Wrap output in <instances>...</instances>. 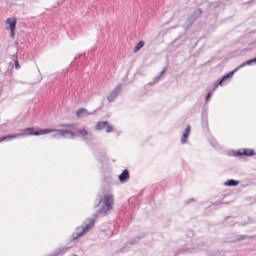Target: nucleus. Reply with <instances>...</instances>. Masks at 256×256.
Wrapping results in <instances>:
<instances>
[{
  "instance_id": "f257e3e1",
  "label": "nucleus",
  "mask_w": 256,
  "mask_h": 256,
  "mask_svg": "<svg viewBox=\"0 0 256 256\" xmlns=\"http://www.w3.org/2000/svg\"><path fill=\"white\" fill-rule=\"evenodd\" d=\"M28 133V135H47L49 133L52 134V139H61L63 137L64 139H75L77 137V134L71 130H64V129H39L35 130V128H26L24 129V133Z\"/></svg>"
},
{
  "instance_id": "f03ea898",
  "label": "nucleus",
  "mask_w": 256,
  "mask_h": 256,
  "mask_svg": "<svg viewBox=\"0 0 256 256\" xmlns=\"http://www.w3.org/2000/svg\"><path fill=\"white\" fill-rule=\"evenodd\" d=\"M113 209V195L106 194L103 197V206L98 210L97 213L94 214V217H101L107 215V211H111Z\"/></svg>"
},
{
  "instance_id": "7ed1b4c3",
  "label": "nucleus",
  "mask_w": 256,
  "mask_h": 256,
  "mask_svg": "<svg viewBox=\"0 0 256 256\" xmlns=\"http://www.w3.org/2000/svg\"><path fill=\"white\" fill-rule=\"evenodd\" d=\"M87 221H88V224H86L85 227L82 226L81 232H76L72 235V241H77L78 237H83V235H85V233L91 231V227H93V225H95V219L89 218Z\"/></svg>"
},
{
  "instance_id": "20e7f679",
  "label": "nucleus",
  "mask_w": 256,
  "mask_h": 256,
  "mask_svg": "<svg viewBox=\"0 0 256 256\" xmlns=\"http://www.w3.org/2000/svg\"><path fill=\"white\" fill-rule=\"evenodd\" d=\"M105 129L106 133H113V126L107 121L97 122L95 125L96 131H103Z\"/></svg>"
},
{
  "instance_id": "39448f33",
  "label": "nucleus",
  "mask_w": 256,
  "mask_h": 256,
  "mask_svg": "<svg viewBox=\"0 0 256 256\" xmlns=\"http://www.w3.org/2000/svg\"><path fill=\"white\" fill-rule=\"evenodd\" d=\"M235 157H253L255 155V151L249 148L238 150L235 152Z\"/></svg>"
},
{
  "instance_id": "423d86ee",
  "label": "nucleus",
  "mask_w": 256,
  "mask_h": 256,
  "mask_svg": "<svg viewBox=\"0 0 256 256\" xmlns=\"http://www.w3.org/2000/svg\"><path fill=\"white\" fill-rule=\"evenodd\" d=\"M237 71H239V67H237L235 70L229 72L228 74L222 76L216 83V87H218V85H223V83H225V81H227V79H231V77H233L235 75V73H237Z\"/></svg>"
},
{
  "instance_id": "0eeeda50",
  "label": "nucleus",
  "mask_w": 256,
  "mask_h": 256,
  "mask_svg": "<svg viewBox=\"0 0 256 256\" xmlns=\"http://www.w3.org/2000/svg\"><path fill=\"white\" fill-rule=\"evenodd\" d=\"M6 23H7V25H9L8 29L10 30V36L15 37V29L17 27V20L8 18L6 20Z\"/></svg>"
},
{
  "instance_id": "6e6552de",
  "label": "nucleus",
  "mask_w": 256,
  "mask_h": 256,
  "mask_svg": "<svg viewBox=\"0 0 256 256\" xmlns=\"http://www.w3.org/2000/svg\"><path fill=\"white\" fill-rule=\"evenodd\" d=\"M95 113H97V110H95L94 112H89L85 108H80L76 111V117L78 119H83V117H87V115H95Z\"/></svg>"
},
{
  "instance_id": "1a4fd4ad",
  "label": "nucleus",
  "mask_w": 256,
  "mask_h": 256,
  "mask_svg": "<svg viewBox=\"0 0 256 256\" xmlns=\"http://www.w3.org/2000/svg\"><path fill=\"white\" fill-rule=\"evenodd\" d=\"M119 93H121V85L117 86L113 92L108 96V101L109 103H111L112 101L115 100V98L119 95Z\"/></svg>"
},
{
  "instance_id": "9d476101",
  "label": "nucleus",
  "mask_w": 256,
  "mask_h": 256,
  "mask_svg": "<svg viewBox=\"0 0 256 256\" xmlns=\"http://www.w3.org/2000/svg\"><path fill=\"white\" fill-rule=\"evenodd\" d=\"M129 170L125 169L123 172L118 176L120 183H127L129 181Z\"/></svg>"
},
{
  "instance_id": "9b49d317",
  "label": "nucleus",
  "mask_w": 256,
  "mask_h": 256,
  "mask_svg": "<svg viewBox=\"0 0 256 256\" xmlns=\"http://www.w3.org/2000/svg\"><path fill=\"white\" fill-rule=\"evenodd\" d=\"M190 133H191V126L188 125L181 137L182 145H185V143H187V139H189Z\"/></svg>"
},
{
  "instance_id": "f8f14e48",
  "label": "nucleus",
  "mask_w": 256,
  "mask_h": 256,
  "mask_svg": "<svg viewBox=\"0 0 256 256\" xmlns=\"http://www.w3.org/2000/svg\"><path fill=\"white\" fill-rule=\"evenodd\" d=\"M239 180H235V179H229L226 182H224V185L226 187H237V185H239Z\"/></svg>"
},
{
  "instance_id": "ddd939ff",
  "label": "nucleus",
  "mask_w": 256,
  "mask_h": 256,
  "mask_svg": "<svg viewBox=\"0 0 256 256\" xmlns=\"http://www.w3.org/2000/svg\"><path fill=\"white\" fill-rule=\"evenodd\" d=\"M202 15H203V10H202L201 8H198V9H196V10L194 11V13H193L192 15H190V16H192L193 19L197 21V20L199 19V17H201Z\"/></svg>"
},
{
  "instance_id": "4468645a",
  "label": "nucleus",
  "mask_w": 256,
  "mask_h": 256,
  "mask_svg": "<svg viewBox=\"0 0 256 256\" xmlns=\"http://www.w3.org/2000/svg\"><path fill=\"white\" fill-rule=\"evenodd\" d=\"M195 19H193V17L192 16H190L187 20H186V22H185V24L183 25V27L184 28H186V29H190L191 28V25H193V23H195Z\"/></svg>"
},
{
  "instance_id": "2eb2a0df",
  "label": "nucleus",
  "mask_w": 256,
  "mask_h": 256,
  "mask_svg": "<svg viewBox=\"0 0 256 256\" xmlns=\"http://www.w3.org/2000/svg\"><path fill=\"white\" fill-rule=\"evenodd\" d=\"M143 47H145V41L141 40L134 47V53L141 51V49H143Z\"/></svg>"
},
{
  "instance_id": "dca6fc26",
  "label": "nucleus",
  "mask_w": 256,
  "mask_h": 256,
  "mask_svg": "<svg viewBox=\"0 0 256 256\" xmlns=\"http://www.w3.org/2000/svg\"><path fill=\"white\" fill-rule=\"evenodd\" d=\"M58 127L66 128V129H77V124L69 123V124H59Z\"/></svg>"
},
{
  "instance_id": "f3484780",
  "label": "nucleus",
  "mask_w": 256,
  "mask_h": 256,
  "mask_svg": "<svg viewBox=\"0 0 256 256\" xmlns=\"http://www.w3.org/2000/svg\"><path fill=\"white\" fill-rule=\"evenodd\" d=\"M67 251H69V248L68 247H63V248H58L56 251H55V256L57 255H61V253H67Z\"/></svg>"
},
{
  "instance_id": "a211bd4d",
  "label": "nucleus",
  "mask_w": 256,
  "mask_h": 256,
  "mask_svg": "<svg viewBox=\"0 0 256 256\" xmlns=\"http://www.w3.org/2000/svg\"><path fill=\"white\" fill-rule=\"evenodd\" d=\"M141 239H143V237H141V236H136L135 238H133L132 240H130L128 243H129V245H136V243H139V241H141Z\"/></svg>"
},
{
  "instance_id": "6ab92c4d",
  "label": "nucleus",
  "mask_w": 256,
  "mask_h": 256,
  "mask_svg": "<svg viewBox=\"0 0 256 256\" xmlns=\"http://www.w3.org/2000/svg\"><path fill=\"white\" fill-rule=\"evenodd\" d=\"M78 135H81L82 137H87V135H89V132L85 129L82 130H77L76 132Z\"/></svg>"
},
{
  "instance_id": "aec40b11",
  "label": "nucleus",
  "mask_w": 256,
  "mask_h": 256,
  "mask_svg": "<svg viewBox=\"0 0 256 256\" xmlns=\"http://www.w3.org/2000/svg\"><path fill=\"white\" fill-rule=\"evenodd\" d=\"M253 63H255L254 60L250 59V60L244 62L242 65H240L238 67H239V69H241V67H245L246 65H253Z\"/></svg>"
},
{
  "instance_id": "412c9836",
  "label": "nucleus",
  "mask_w": 256,
  "mask_h": 256,
  "mask_svg": "<svg viewBox=\"0 0 256 256\" xmlns=\"http://www.w3.org/2000/svg\"><path fill=\"white\" fill-rule=\"evenodd\" d=\"M15 137H17V135L4 136V137L0 138V142L1 141H7V139H15Z\"/></svg>"
},
{
  "instance_id": "4be33fe9",
  "label": "nucleus",
  "mask_w": 256,
  "mask_h": 256,
  "mask_svg": "<svg viewBox=\"0 0 256 256\" xmlns=\"http://www.w3.org/2000/svg\"><path fill=\"white\" fill-rule=\"evenodd\" d=\"M202 124H203L205 127H207V125H208V119H207V117H205V113L202 114Z\"/></svg>"
},
{
  "instance_id": "5701e85b",
  "label": "nucleus",
  "mask_w": 256,
  "mask_h": 256,
  "mask_svg": "<svg viewBox=\"0 0 256 256\" xmlns=\"http://www.w3.org/2000/svg\"><path fill=\"white\" fill-rule=\"evenodd\" d=\"M211 97H213V93L210 91V92H208V94L205 97V102L209 103V99H211Z\"/></svg>"
},
{
  "instance_id": "b1692460",
  "label": "nucleus",
  "mask_w": 256,
  "mask_h": 256,
  "mask_svg": "<svg viewBox=\"0 0 256 256\" xmlns=\"http://www.w3.org/2000/svg\"><path fill=\"white\" fill-rule=\"evenodd\" d=\"M14 65H15V69H21V65L19 64V60H15L14 62Z\"/></svg>"
},
{
  "instance_id": "393cba45",
  "label": "nucleus",
  "mask_w": 256,
  "mask_h": 256,
  "mask_svg": "<svg viewBox=\"0 0 256 256\" xmlns=\"http://www.w3.org/2000/svg\"><path fill=\"white\" fill-rule=\"evenodd\" d=\"M101 203H103V199H99V201H98V204H96L94 207H95V209H97V207H99V205H101Z\"/></svg>"
},
{
  "instance_id": "a878e982",
  "label": "nucleus",
  "mask_w": 256,
  "mask_h": 256,
  "mask_svg": "<svg viewBox=\"0 0 256 256\" xmlns=\"http://www.w3.org/2000/svg\"><path fill=\"white\" fill-rule=\"evenodd\" d=\"M165 71H167V68H164V69L160 72L159 76H160V77H163V75H165Z\"/></svg>"
},
{
  "instance_id": "bb28decb",
  "label": "nucleus",
  "mask_w": 256,
  "mask_h": 256,
  "mask_svg": "<svg viewBox=\"0 0 256 256\" xmlns=\"http://www.w3.org/2000/svg\"><path fill=\"white\" fill-rule=\"evenodd\" d=\"M193 201H195V198H191V199L187 200L185 203H186V205H189V203H192Z\"/></svg>"
},
{
  "instance_id": "cd10ccee",
  "label": "nucleus",
  "mask_w": 256,
  "mask_h": 256,
  "mask_svg": "<svg viewBox=\"0 0 256 256\" xmlns=\"http://www.w3.org/2000/svg\"><path fill=\"white\" fill-rule=\"evenodd\" d=\"M245 239H247V236H240V238L238 239V241H243V240H245Z\"/></svg>"
},
{
  "instance_id": "c85d7f7f",
  "label": "nucleus",
  "mask_w": 256,
  "mask_h": 256,
  "mask_svg": "<svg viewBox=\"0 0 256 256\" xmlns=\"http://www.w3.org/2000/svg\"><path fill=\"white\" fill-rule=\"evenodd\" d=\"M160 79H161V76L158 75V76L155 78L154 83H157V81H159Z\"/></svg>"
},
{
  "instance_id": "c756f323",
  "label": "nucleus",
  "mask_w": 256,
  "mask_h": 256,
  "mask_svg": "<svg viewBox=\"0 0 256 256\" xmlns=\"http://www.w3.org/2000/svg\"><path fill=\"white\" fill-rule=\"evenodd\" d=\"M224 202H216L214 205H223Z\"/></svg>"
},
{
  "instance_id": "7c9ffc66",
  "label": "nucleus",
  "mask_w": 256,
  "mask_h": 256,
  "mask_svg": "<svg viewBox=\"0 0 256 256\" xmlns=\"http://www.w3.org/2000/svg\"><path fill=\"white\" fill-rule=\"evenodd\" d=\"M252 59H253L254 63H256V57H255V58H252Z\"/></svg>"
},
{
  "instance_id": "2f4dec72",
  "label": "nucleus",
  "mask_w": 256,
  "mask_h": 256,
  "mask_svg": "<svg viewBox=\"0 0 256 256\" xmlns=\"http://www.w3.org/2000/svg\"><path fill=\"white\" fill-rule=\"evenodd\" d=\"M227 219H230V217H229V216H227V217L225 218V220L227 221Z\"/></svg>"
},
{
  "instance_id": "473e14b6",
  "label": "nucleus",
  "mask_w": 256,
  "mask_h": 256,
  "mask_svg": "<svg viewBox=\"0 0 256 256\" xmlns=\"http://www.w3.org/2000/svg\"><path fill=\"white\" fill-rule=\"evenodd\" d=\"M212 91H215V88H213Z\"/></svg>"
},
{
  "instance_id": "72a5a7b5",
  "label": "nucleus",
  "mask_w": 256,
  "mask_h": 256,
  "mask_svg": "<svg viewBox=\"0 0 256 256\" xmlns=\"http://www.w3.org/2000/svg\"><path fill=\"white\" fill-rule=\"evenodd\" d=\"M79 229H81V228H77V231H79Z\"/></svg>"
}]
</instances>
